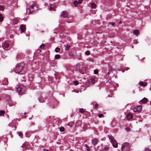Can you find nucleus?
Instances as JSON below:
<instances>
[{
    "label": "nucleus",
    "instance_id": "nucleus-1",
    "mask_svg": "<svg viewBox=\"0 0 151 151\" xmlns=\"http://www.w3.org/2000/svg\"><path fill=\"white\" fill-rule=\"evenodd\" d=\"M28 9L29 10V14L33 13L38 10L37 5L35 2H30L29 4Z\"/></svg>",
    "mask_w": 151,
    "mask_h": 151
},
{
    "label": "nucleus",
    "instance_id": "nucleus-2",
    "mask_svg": "<svg viewBox=\"0 0 151 151\" xmlns=\"http://www.w3.org/2000/svg\"><path fill=\"white\" fill-rule=\"evenodd\" d=\"M16 90L19 95L24 94L26 91V88L24 86L20 85L16 88Z\"/></svg>",
    "mask_w": 151,
    "mask_h": 151
},
{
    "label": "nucleus",
    "instance_id": "nucleus-3",
    "mask_svg": "<svg viewBox=\"0 0 151 151\" xmlns=\"http://www.w3.org/2000/svg\"><path fill=\"white\" fill-rule=\"evenodd\" d=\"M24 66V64L23 63L17 64L16 66L15 72L17 73H19L22 70Z\"/></svg>",
    "mask_w": 151,
    "mask_h": 151
},
{
    "label": "nucleus",
    "instance_id": "nucleus-4",
    "mask_svg": "<svg viewBox=\"0 0 151 151\" xmlns=\"http://www.w3.org/2000/svg\"><path fill=\"white\" fill-rule=\"evenodd\" d=\"M131 145L128 143L126 142L122 145V151H130Z\"/></svg>",
    "mask_w": 151,
    "mask_h": 151
},
{
    "label": "nucleus",
    "instance_id": "nucleus-5",
    "mask_svg": "<svg viewBox=\"0 0 151 151\" xmlns=\"http://www.w3.org/2000/svg\"><path fill=\"white\" fill-rule=\"evenodd\" d=\"M109 138L110 140V141L111 142L113 146L114 147L116 148L118 147L117 143L116 140L114 139V138L111 135H109Z\"/></svg>",
    "mask_w": 151,
    "mask_h": 151
},
{
    "label": "nucleus",
    "instance_id": "nucleus-6",
    "mask_svg": "<svg viewBox=\"0 0 151 151\" xmlns=\"http://www.w3.org/2000/svg\"><path fill=\"white\" fill-rule=\"evenodd\" d=\"M2 47L5 50H8L10 48L9 43L7 42H4Z\"/></svg>",
    "mask_w": 151,
    "mask_h": 151
},
{
    "label": "nucleus",
    "instance_id": "nucleus-7",
    "mask_svg": "<svg viewBox=\"0 0 151 151\" xmlns=\"http://www.w3.org/2000/svg\"><path fill=\"white\" fill-rule=\"evenodd\" d=\"M142 106L139 105L137 106L134 107L133 109V111L134 112H140L142 110Z\"/></svg>",
    "mask_w": 151,
    "mask_h": 151
},
{
    "label": "nucleus",
    "instance_id": "nucleus-8",
    "mask_svg": "<svg viewBox=\"0 0 151 151\" xmlns=\"http://www.w3.org/2000/svg\"><path fill=\"white\" fill-rule=\"evenodd\" d=\"M68 16V12L66 11H64L62 12L60 16L63 18H66Z\"/></svg>",
    "mask_w": 151,
    "mask_h": 151
},
{
    "label": "nucleus",
    "instance_id": "nucleus-9",
    "mask_svg": "<svg viewBox=\"0 0 151 151\" xmlns=\"http://www.w3.org/2000/svg\"><path fill=\"white\" fill-rule=\"evenodd\" d=\"M133 117V115L130 113H128L126 115V118L128 120L130 119Z\"/></svg>",
    "mask_w": 151,
    "mask_h": 151
},
{
    "label": "nucleus",
    "instance_id": "nucleus-10",
    "mask_svg": "<svg viewBox=\"0 0 151 151\" xmlns=\"http://www.w3.org/2000/svg\"><path fill=\"white\" fill-rule=\"evenodd\" d=\"M20 27L22 32H24L25 31L26 29L25 25L22 24L20 25Z\"/></svg>",
    "mask_w": 151,
    "mask_h": 151
},
{
    "label": "nucleus",
    "instance_id": "nucleus-11",
    "mask_svg": "<svg viewBox=\"0 0 151 151\" xmlns=\"http://www.w3.org/2000/svg\"><path fill=\"white\" fill-rule=\"evenodd\" d=\"M98 141V140L97 139H94L92 140V142L93 145H95L97 143Z\"/></svg>",
    "mask_w": 151,
    "mask_h": 151
},
{
    "label": "nucleus",
    "instance_id": "nucleus-12",
    "mask_svg": "<svg viewBox=\"0 0 151 151\" xmlns=\"http://www.w3.org/2000/svg\"><path fill=\"white\" fill-rule=\"evenodd\" d=\"M139 84L140 85L142 86H143L145 87L147 86V83L144 82H139Z\"/></svg>",
    "mask_w": 151,
    "mask_h": 151
},
{
    "label": "nucleus",
    "instance_id": "nucleus-13",
    "mask_svg": "<svg viewBox=\"0 0 151 151\" xmlns=\"http://www.w3.org/2000/svg\"><path fill=\"white\" fill-rule=\"evenodd\" d=\"M38 99L39 102L41 103L44 102L45 101V99L42 97H40Z\"/></svg>",
    "mask_w": 151,
    "mask_h": 151
},
{
    "label": "nucleus",
    "instance_id": "nucleus-14",
    "mask_svg": "<svg viewBox=\"0 0 151 151\" xmlns=\"http://www.w3.org/2000/svg\"><path fill=\"white\" fill-rule=\"evenodd\" d=\"M147 100L148 99L147 98H144L141 101L142 103H145L147 102Z\"/></svg>",
    "mask_w": 151,
    "mask_h": 151
},
{
    "label": "nucleus",
    "instance_id": "nucleus-15",
    "mask_svg": "<svg viewBox=\"0 0 151 151\" xmlns=\"http://www.w3.org/2000/svg\"><path fill=\"white\" fill-rule=\"evenodd\" d=\"M65 50L66 51H68L70 47V45H65Z\"/></svg>",
    "mask_w": 151,
    "mask_h": 151
},
{
    "label": "nucleus",
    "instance_id": "nucleus-16",
    "mask_svg": "<svg viewBox=\"0 0 151 151\" xmlns=\"http://www.w3.org/2000/svg\"><path fill=\"white\" fill-rule=\"evenodd\" d=\"M90 83H91L92 84H93L95 83L94 79L93 78H91L89 81Z\"/></svg>",
    "mask_w": 151,
    "mask_h": 151
},
{
    "label": "nucleus",
    "instance_id": "nucleus-17",
    "mask_svg": "<svg viewBox=\"0 0 151 151\" xmlns=\"http://www.w3.org/2000/svg\"><path fill=\"white\" fill-rule=\"evenodd\" d=\"M133 33L136 35L137 36L139 34V32L138 30H134L133 32Z\"/></svg>",
    "mask_w": 151,
    "mask_h": 151
},
{
    "label": "nucleus",
    "instance_id": "nucleus-18",
    "mask_svg": "<svg viewBox=\"0 0 151 151\" xmlns=\"http://www.w3.org/2000/svg\"><path fill=\"white\" fill-rule=\"evenodd\" d=\"M55 6L54 4H52L50 6V10L51 11L55 7Z\"/></svg>",
    "mask_w": 151,
    "mask_h": 151
},
{
    "label": "nucleus",
    "instance_id": "nucleus-19",
    "mask_svg": "<svg viewBox=\"0 0 151 151\" xmlns=\"http://www.w3.org/2000/svg\"><path fill=\"white\" fill-rule=\"evenodd\" d=\"M84 146L86 147V149L87 150V151H89L90 150V148H89V147L88 145L87 144H85L84 145Z\"/></svg>",
    "mask_w": 151,
    "mask_h": 151
},
{
    "label": "nucleus",
    "instance_id": "nucleus-20",
    "mask_svg": "<svg viewBox=\"0 0 151 151\" xmlns=\"http://www.w3.org/2000/svg\"><path fill=\"white\" fill-rule=\"evenodd\" d=\"M5 113L4 111L1 110L0 111V116L3 115Z\"/></svg>",
    "mask_w": 151,
    "mask_h": 151
},
{
    "label": "nucleus",
    "instance_id": "nucleus-21",
    "mask_svg": "<svg viewBox=\"0 0 151 151\" xmlns=\"http://www.w3.org/2000/svg\"><path fill=\"white\" fill-rule=\"evenodd\" d=\"M60 57V55L59 54H57L55 55V58L56 59H58Z\"/></svg>",
    "mask_w": 151,
    "mask_h": 151
},
{
    "label": "nucleus",
    "instance_id": "nucleus-22",
    "mask_svg": "<svg viewBox=\"0 0 151 151\" xmlns=\"http://www.w3.org/2000/svg\"><path fill=\"white\" fill-rule=\"evenodd\" d=\"M18 20L17 19H14L13 20V23L14 24H17L18 23Z\"/></svg>",
    "mask_w": 151,
    "mask_h": 151
},
{
    "label": "nucleus",
    "instance_id": "nucleus-23",
    "mask_svg": "<svg viewBox=\"0 0 151 151\" xmlns=\"http://www.w3.org/2000/svg\"><path fill=\"white\" fill-rule=\"evenodd\" d=\"M78 4H79V3L77 1H75L74 2V4L75 6H77Z\"/></svg>",
    "mask_w": 151,
    "mask_h": 151
},
{
    "label": "nucleus",
    "instance_id": "nucleus-24",
    "mask_svg": "<svg viewBox=\"0 0 151 151\" xmlns=\"http://www.w3.org/2000/svg\"><path fill=\"white\" fill-rule=\"evenodd\" d=\"M91 6L92 8H94L96 6L95 4L93 3H92L91 4Z\"/></svg>",
    "mask_w": 151,
    "mask_h": 151
},
{
    "label": "nucleus",
    "instance_id": "nucleus-25",
    "mask_svg": "<svg viewBox=\"0 0 151 151\" xmlns=\"http://www.w3.org/2000/svg\"><path fill=\"white\" fill-rule=\"evenodd\" d=\"M69 54L70 56L71 57H73L74 56L73 54L71 52H69Z\"/></svg>",
    "mask_w": 151,
    "mask_h": 151
},
{
    "label": "nucleus",
    "instance_id": "nucleus-26",
    "mask_svg": "<svg viewBox=\"0 0 151 151\" xmlns=\"http://www.w3.org/2000/svg\"><path fill=\"white\" fill-rule=\"evenodd\" d=\"M64 128L63 127H60V132H63L64 130Z\"/></svg>",
    "mask_w": 151,
    "mask_h": 151
},
{
    "label": "nucleus",
    "instance_id": "nucleus-27",
    "mask_svg": "<svg viewBox=\"0 0 151 151\" xmlns=\"http://www.w3.org/2000/svg\"><path fill=\"white\" fill-rule=\"evenodd\" d=\"M60 50V49L59 47H57L55 49V51L56 52H59Z\"/></svg>",
    "mask_w": 151,
    "mask_h": 151
},
{
    "label": "nucleus",
    "instance_id": "nucleus-28",
    "mask_svg": "<svg viewBox=\"0 0 151 151\" xmlns=\"http://www.w3.org/2000/svg\"><path fill=\"white\" fill-rule=\"evenodd\" d=\"M79 111L80 112L82 113H84L85 112L84 110L82 108L80 109Z\"/></svg>",
    "mask_w": 151,
    "mask_h": 151
},
{
    "label": "nucleus",
    "instance_id": "nucleus-29",
    "mask_svg": "<svg viewBox=\"0 0 151 151\" xmlns=\"http://www.w3.org/2000/svg\"><path fill=\"white\" fill-rule=\"evenodd\" d=\"M4 9V7L3 6L0 5V10L3 11Z\"/></svg>",
    "mask_w": 151,
    "mask_h": 151
},
{
    "label": "nucleus",
    "instance_id": "nucleus-30",
    "mask_svg": "<svg viewBox=\"0 0 151 151\" xmlns=\"http://www.w3.org/2000/svg\"><path fill=\"white\" fill-rule=\"evenodd\" d=\"M3 19V17L2 14H0V21H1Z\"/></svg>",
    "mask_w": 151,
    "mask_h": 151
},
{
    "label": "nucleus",
    "instance_id": "nucleus-31",
    "mask_svg": "<svg viewBox=\"0 0 151 151\" xmlns=\"http://www.w3.org/2000/svg\"><path fill=\"white\" fill-rule=\"evenodd\" d=\"M45 47V45L43 43H42V45H41L40 46V48H41V49H42V48H44V47Z\"/></svg>",
    "mask_w": 151,
    "mask_h": 151
},
{
    "label": "nucleus",
    "instance_id": "nucleus-32",
    "mask_svg": "<svg viewBox=\"0 0 151 151\" xmlns=\"http://www.w3.org/2000/svg\"><path fill=\"white\" fill-rule=\"evenodd\" d=\"M109 25H111L112 26H114L115 25V23L114 22H110L109 23Z\"/></svg>",
    "mask_w": 151,
    "mask_h": 151
},
{
    "label": "nucleus",
    "instance_id": "nucleus-33",
    "mask_svg": "<svg viewBox=\"0 0 151 151\" xmlns=\"http://www.w3.org/2000/svg\"><path fill=\"white\" fill-rule=\"evenodd\" d=\"M86 54L87 55H89L90 54V52L89 51H86L85 52Z\"/></svg>",
    "mask_w": 151,
    "mask_h": 151
},
{
    "label": "nucleus",
    "instance_id": "nucleus-34",
    "mask_svg": "<svg viewBox=\"0 0 151 151\" xmlns=\"http://www.w3.org/2000/svg\"><path fill=\"white\" fill-rule=\"evenodd\" d=\"M94 73L96 74H97L98 73V70H96V69L95 70H94Z\"/></svg>",
    "mask_w": 151,
    "mask_h": 151
},
{
    "label": "nucleus",
    "instance_id": "nucleus-35",
    "mask_svg": "<svg viewBox=\"0 0 151 151\" xmlns=\"http://www.w3.org/2000/svg\"><path fill=\"white\" fill-rule=\"evenodd\" d=\"M98 106H99V105L98 104H95L94 108L95 109H97L98 107Z\"/></svg>",
    "mask_w": 151,
    "mask_h": 151
},
{
    "label": "nucleus",
    "instance_id": "nucleus-36",
    "mask_svg": "<svg viewBox=\"0 0 151 151\" xmlns=\"http://www.w3.org/2000/svg\"><path fill=\"white\" fill-rule=\"evenodd\" d=\"M74 83L76 85H77L78 84V83L77 81H75L74 82Z\"/></svg>",
    "mask_w": 151,
    "mask_h": 151
},
{
    "label": "nucleus",
    "instance_id": "nucleus-37",
    "mask_svg": "<svg viewBox=\"0 0 151 151\" xmlns=\"http://www.w3.org/2000/svg\"><path fill=\"white\" fill-rule=\"evenodd\" d=\"M145 151H151V150L148 148H146L145 149Z\"/></svg>",
    "mask_w": 151,
    "mask_h": 151
},
{
    "label": "nucleus",
    "instance_id": "nucleus-38",
    "mask_svg": "<svg viewBox=\"0 0 151 151\" xmlns=\"http://www.w3.org/2000/svg\"><path fill=\"white\" fill-rule=\"evenodd\" d=\"M126 129L127 132H129L130 130V128L129 127L127 128Z\"/></svg>",
    "mask_w": 151,
    "mask_h": 151
},
{
    "label": "nucleus",
    "instance_id": "nucleus-39",
    "mask_svg": "<svg viewBox=\"0 0 151 151\" xmlns=\"http://www.w3.org/2000/svg\"><path fill=\"white\" fill-rule=\"evenodd\" d=\"M98 116L99 118H101L103 116V114H101L99 115Z\"/></svg>",
    "mask_w": 151,
    "mask_h": 151
},
{
    "label": "nucleus",
    "instance_id": "nucleus-40",
    "mask_svg": "<svg viewBox=\"0 0 151 151\" xmlns=\"http://www.w3.org/2000/svg\"><path fill=\"white\" fill-rule=\"evenodd\" d=\"M134 43H135L136 44H137L139 42H137V40H134Z\"/></svg>",
    "mask_w": 151,
    "mask_h": 151
},
{
    "label": "nucleus",
    "instance_id": "nucleus-41",
    "mask_svg": "<svg viewBox=\"0 0 151 151\" xmlns=\"http://www.w3.org/2000/svg\"><path fill=\"white\" fill-rule=\"evenodd\" d=\"M109 147H106L104 148V150H109Z\"/></svg>",
    "mask_w": 151,
    "mask_h": 151
},
{
    "label": "nucleus",
    "instance_id": "nucleus-42",
    "mask_svg": "<svg viewBox=\"0 0 151 151\" xmlns=\"http://www.w3.org/2000/svg\"><path fill=\"white\" fill-rule=\"evenodd\" d=\"M22 134L21 132H19V136L20 137H21L22 136Z\"/></svg>",
    "mask_w": 151,
    "mask_h": 151
},
{
    "label": "nucleus",
    "instance_id": "nucleus-43",
    "mask_svg": "<svg viewBox=\"0 0 151 151\" xmlns=\"http://www.w3.org/2000/svg\"><path fill=\"white\" fill-rule=\"evenodd\" d=\"M83 1V0H78V2L79 3V4H81Z\"/></svg>",
    "mask_w": 151,
    "mask_h": 151
},
{
    "label": "nucleus",
    "instance_id": "nucleus-44",
    "mask_svg": "<svg viewBox=\"0 0 151 151\" xmlns=\"http://www.w3.org/2000/svg\"><path fill=\"white\" fill-rule=\"evenodd\" d=\"M30 124L31 125H34V124H35V123H34V122H31V123Z\"/></svg>",
    "mask_w": 151,
    "mask_h": 151
},
{
    "label": "nucleus",
    "instance_id": "nucleus-45",
    "mask_svg": "<svg viewBox=\"0 0 151 151\" xmlns=\"http://www.w3.org/2000/svg\"><path fill=\"white\" fill-rule=\"evenodd\" d=\"M43 151H48V150H46L45 149H44L43 150Z\"/></svg>",
    "mask_w": 151,
    "mask_h": 151
},
{
    "label": "nucleus",
    "instance_id": "nucleus-46",
    "mask_svg": "<svg viewBox=\"0 0 151 151\" xmlns=\"http://www.w3.org/2000/svg\"><path fill=\"white\" fill-rule=\"evenodd\" d=\"M129 68L127 67L126 68V70H129Z\"/></svg>",
    "mask_w": 151,
    "mask_h": 151
},
{
    "label": "nucleus",
    "instance_id": "nucleus-47",
    "mask_svg": "<svg viewBox=\"0 0 151 151\" xmlns=\"http://www.w3.org/2000/svg\"><path fill=\"white\" fill-rule=\"evenodd\" d=\"M7 101H9L8 102H9V101H10V99H9V100H7Z\"/></svg>",
    "mask_w": 151,
    "mask_h": 151
},
{
    "label": "nucleus",
    "instance_id": "nucleus-48",
    "mask_svg": "<svg viewBox=\"0 0 151 151\" xmlns=\"http://www.w3.org/2000/svg\"><path fill=\"white\" fill-rule=\"evenodd\" d=\"M119 23L120 24H121V23H122V22H121V21H120V22H119Z\"/></svg>",
    "mask_w": 151,
    "mask_h": 151
},
{
    "label": "nucleus",
    "instance_id": "nucleus-49",
    "mask_svg": "<svg viewBox=\"0 0 151 151\" xmlns=\"http://www.w3.org/2000/svg\"><path fill=\"white\" fill-rule=\"evenodd\" d=\"M150 104H151V101H150Z\"/></svg>",
    "mask_w": 151,
    "mask_h": 151
},
{
    "label": "nucleus",
    "instance_id": "nucleus-50",
    "mask_svg": "<svg viewBox=\"0 0 151 151\" xmlns=\"http://www.w3.org/2000/svg\"><path fill=\"white\" fill-rule=\"evenodd\" d=\"M124 71H122V72H124Z\"/></svg>",
    "mask_w": 151,
    "mask_h": 151
},
{
    "label": "nucleus",
    "instance_id": "nucleus-51",
    "mask_svg": "<svg viewBox=\"0 0 151 151\" xmlns=\"http://www.w3.org/2000/svg\"><path fill=\"white\" fill-rule=\"evenodd\" d=\"M150 90H151V88H150Z\"/></svg>",
    "mask_w": 151,
    "mask_h": 151
},
{
    "label": "nucleus",
    "instance_id": "nucleus-52",
    "mask_svg": "<svg viewBox=\"0 0 151 151\" xmlns=\"http://www.w3.org/2000/svg\"><path fill=\"white\" fill-rule=\"evenodd\" d=\"M23 146V145H22V146H21V147H22Z\"/></svg>",
    "mask_w": 151,
    "mask_h": 151
},
{
    "label": "nucleus",
    "instance_id": "nucleus-53",
    "mask_svg": "<svg viewBox=\"0 0 151 151\" xmlns=\"http://www.w3.org/2000/svg\"><path fill=\"white\" fill-rule=\"evenodd\" d=\"M1 100V98H0V100Z\"/></svg>",
    "mask_w": 151,
    "mask_h": 151
}]
</instances>
